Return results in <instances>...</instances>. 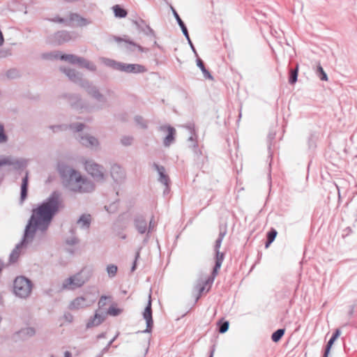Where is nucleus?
I'll return each instance as SVG.
<instances>
[{"mask_svg":"<svg viewBox=\"0 0 357 357\" xmlns=\"http://www.w3.org/2000/svg\"><path fill=\"white\" fill-rule=\"evenodd\" d=\"M340 335V329H336V331H335V333L333 334L332 335V338L336 340Z\"/></svg>","mask_w":357,"mask_h":357,"instance_id":"obj_56","label":"nucleus"},{"mask_svg":"<svg viewBox=\"0 0 357 357\" xmlns=\"http://www.w3.org/2000/svg\"><path fill=\"white\" fill-rule=\"evenodd\" d=\"M124 48L126 50L130 51V52H135L136 50H138L139 52H143L145 51V49L143 47H142L132 41H127V40L125 41Z\"/></svg>","mask_w":357,"mask_h":357,"instance_id":"obj_26","label":"nucleus"},{"mask_svg":"<svg viewBox=\"0 0 357 357\" xmlns=\"http://www.w3.org/2000/svg\"><path fill=\"white\" fill-rule=\"evenodd\" d=\"M121 312H122L121 309L116 308L114 306H111L107 310V314L111 316H114V317L118 316L119 314H120L121 313Z\"/></svg>","mask_w":357,"mask_h":357,"instance_id":"obj_41","label":"nucleus"},{"mask_svg":"<svg viewBox=\"0 0 357 357\" xmlns=\"http://www.w3.org/2000/svg\"><path fill=\"white\" fill-rule=\"evenodd\" d=\"M143 317L146 320V328L142 331V333H151L153 325V321L152 318V310H151V294L149 296V301L146 307L144 309V311L143 312Z\"/></svg>","mask_w":357,"mask_h":357,"instance_id":"obj_10","label":"nucleus"},{"mask_svg":"<svg viewBox=\"0 0 357 357\" xmlns=\"http://www.w3.org/2000/svg\"><path fill=\"white\" fill-rule=\"evenodd\" d=\"M172 10H173L174 15L179 26L181 27L183 35L185 36V37L186 38L187 40H189L188 31V29H187L184 22L182 21V20L179 17L178 14L176 13V11L174 8H172Z\"/></svg>","mask_w":357,"mask_h":357,"instance_id":"obj_28","label":"nucleus"},{"mask_svg":"<svg viewBox=\"0 0 357 357\" xmlns=\"http://www.w3.org/2000/svg\"><path fill=\"white\" fill-rule=\"evenodd\" d=\"M86 171L97 182H103L105 180L104 167L92 160H86L84 162Z\"/></svg>","mask_w":357,"mask_h":357,"instance_id":"obj_4","label":"nucleus"},{"mask_svg":"<svg viewBox=\"0 0 357 357\" xmlns=\"http://www.w3.org/2000/svg\"><path fill=\"white\" fill-rule=\"evenodd\" d=\"M155 227V223L154 222L153 217L149 222V226H147V238H149V234L153 231Z\"/></svg>","mask_w":357,"mask_h":357,"instance_id":"obj_47","label":"nucleus"},{"mask_svg":"<svg viewBox=\"0 0 357 357\" xmlns=\"http://www.w3.org/2000/svg\"><path fill=\"white\" fill-rule=\"evenodd\" d=\"M134 24L139 31L143 32L148 36L155 37L154 31L145 22L144 20L139 19L134 21Z\"/></svg>","mask_w":357,"mask_h":357,"instance_id":"obj_17","label":"nucleus"},{"mask_svg":"<svg viewBox=\"0 0 357 357\" xmlns=\"http://www.w3.org/2000/svg\"><path fill=\"white\" fill-rule=\"evenodd\" d=\"M188 130H190L191 135L189 137L188 140L193 143L192 146L196 147L197 146L195 142V125L193 123H188L185 126Z\"/></svg>","mask_w":357,"mask_h":357,"instance_id":"obj_31","label":"nucleus"},{"mask_svg":"<svg viewBox=\"0 0 357 357\" xmlns=\"http://www.w3.org/2000/svg\"><path fill=\"white\" fill-rule=\"evenodd\" d=\"M8 140V137L5 133L4 126L0 123V144L6 143Z\"/></svg>","mask_w":357,"mask_h":357,"instance_id":"obj_38","label":"nucleus"},{"mask_svg":"<svg viewBox=\"0 0 357 357\" xmlns=\"http://www.w3.org/2000/svg\"><path fill=\"white\" fill-rule=\"evenodd\" d=\"M273 242V241L267 239L266 244H265V247L268 248Z\"/></svg>","mask_w":357,"mask_h":357,"instance_id":"obj_61","label":"nucleus"},{"mask_svg":"<svg viewBox=\"0 0 357 357\" xmlns=\"http://www.w3.org/2000/svg\"><path fill=\"white\" fill-rule=\"evenodd\" d=\"M95 301V298H91L87 296H78L69 303L68 308L70 310H79L91 306Z\"/></svg>","mask_w":357,"mask_h":357,"instance_id":"obj_6","label":"nucleus"},{"mask_svg":"<svg viewBox=\"0 0 357 357\" xmlns=\"http://www.w3.org/2000/svg\"><path fill=\"white\" fill-rule=\"evenodd\" d=\"M52 22H57V23H63L66 26L68 23V18H62L60 17H55L51 20Z\"/></svg>","mask_w":357,"mask_h":357,"instance_id":"obj_49","label":"nucleus"},{"mask_svg":"<svg viewBox=\"0 0 357 357\" xmlns=\"http://www.w3.org/2000/svg\"><path fill=\"white\" fill-rule=\"evenodd\" d=\"M110 174L114 181L116 183L123 182L126 178L125 171L117 164H114L112 166Z\"/></svg>","mask_w":357,"mask_h":357,"instance_id":"obj_12","label":"nucleus"},{"mask_svg":"<svg viewBox=\"0 0 357 357\" xmlns=\"http://www.w3.org/2000/svg\"><path fill=\"white\" fill-rule=\"evenodd\" d=\"M119 71L126 72L127 73H142L146 71V68L137 63H120L119 68Z\"/></svg>","mask_w":357,"mask_h":357,"instance_id":"obj_11","label":"nucleus"},{"mask_svg":"<svg viewBox=\"0 0 357 357\" xmlns=\"http://www.w3.org/2000/svg\"><path fill=\"white\" fill-rule=\"evenodd\" d=\"M79 66L91 71H95L96 70V66L93 63L89 61L83 57L81 58Z\"/></svg>","mask_w":357,"mask_h":357,"instance_id":"obj_30","label":"nucleus"},{"mask_svg":"<svg viewBox=\"0 0 357 357\" xmlns=\"http://www.w3.org/2000/svg\"><path fill=\"white\" fill-rule=\"evenodd\" d=\"M298 65L296 66V68L295 69H291L290 70V77L289 79V82L291 84H294L296 82L297 78H298Z\"/></svg>","mask_w":357,"mask_h":357,"instance_id":"obj_35","label":"nucleus"},{"mask_svg":"<svg viewBox=\"0 0 357 357\" xmlns=\"http://www.w3.org/2000/svg\"><path fill=\"white\" fill-rule=\"evenodd\" d=\"M317 73H319V77H320L321 80H324V81L328 80L327 75L324 72L323 68L320 65H319L317 66Z\"/></svg>","mask_w":357,"mask_h":357,"instance_id":"obj_44","label":"nucleus"},{"mask_svg":"<svg viewBox=\"0 0 357 357\" xmlns=\"http://www.w3.org/2000/svg\"><path fill=\"white\" fill-rule=\"evenodd\" d=\"M212 278H208L207 280L204 282L203 284H199L197 285L196 288L199 291V295L205 290L206 286L208 284H212Z\"/></svg>","mask_w":357,"mask_h":357,"instance_id":"obj_40","label":"nucleus"},{"mask_svg":"<svg viewBox=\"0 0 357 357\" xmlns=\"http://www.w3.org/2000/svg\"><path fill=\"white\" fill-rule=\"evenodd\" d=\"M215 264L212 272V281L213 282L214 278L218 275L219 269L221 268L222 264L225 258V254L223 252H220V250H215Z\"/></svg>","mask_w":357,"mask_h":357,"instance_id":"obj_18","label":"nucleus"},{"mask_svg":"<svg viewBox=\"0 0 357 357\" xmlns=\"http://www.w3.org/2000/svg\"><path fill=\"white\" fill-rule=\"evenodd\" d=\"M80 144L88 148H95L98 146L99 142L98 139L89 135H81L77 137Z\"/></svg>","mask_w":357,"mask_h":357,"instance_id":"obj_14","label":"nucleus"},{"mask_svg":"<svg viewBox=\"0 0 357 357\" xmlns=\"http://www.w3.org/2000/svg\"><path fill=\"white\" fill-rule=\"evenodd\" d=\"M104 320H105L104 315L99 314V313H96L93 317H91L88 320V321L86 324V328H91L94 326H98L100 324H101L104 321Z\"/></svg>","mask_w":357,"mask_h":357,"instance_id":"obj_23","label":"nucleus"},{"mask_svg":"<svg viewBox=\"0 0 357 357\" xmlns=\"http://www.w3.org/2000/svg\"><path fill=\"white\" fill-rule=\"evenodd\" d=\"M118 271V268L116 265L110 264L107 266V272L109 278H114Z\"/></svg>","mask_w":357,"mask_h":357,"instance_id":"obj_37","label":"nucleus"},{"mask_svg":"<svg viewBox=\"0 0 357 357\" xmlns=\"http://www.w3.org/2000/svg\"><path fill=\"white\" fill-rule=\"evenodd\" d=\"M50 128L53 130V132H56L58 130L66 129L67 126L66 125H59V126H52Z\"/></svg>","mask_w":357,"mask_h":357,"instance_id":"obj_51","label":"nucleus"},{"mask_svg":"<svg viewBox=\"0 0 357 357\" xmlns=\"http://www.w3.org/2000/svg\"><path fill=\"white\" fill-rule=\"evenodd\" d=\"M84 127V125L82 123H76L70 124L69 126V128L71 130H73L76 132L82 131L83 130Z\"/></svg>","mask_w":357,"mask_h":357,"instance_id":"obj_43","label":"nucleus"},{"mask_svg":"<svg viewBox=\"0 0 357 357\" xmlns=\"http://www.w3.org/2000/svg\"><path fill=\"white\" fill-rule=\"evenodd\" d=\"M354 310H355V305H351L349 306V315L350 317L353 316L354 313Z\"/></svg>","mask_w":357,"mask_h":357,"instance_id":"obj_57","label":"nucleus"},{"mask_svg":"<svg viewBox=\"0 0 357 357\" xmlns=\"http://www.w3.org/2000/svg\"><path fill=\"white\" fill-rule=\"evenodd\" d=\"M93 270L91 267L85 266L77 274L83 283L84 284L87 282L93 275Z\"/></svg>","mask_w":357,"mask_h":357,"instance_id":"obj_21","label":"nucleus"},{"mask_svg":"<svg viewBox=\"0 0 357 357\" xmlns=\"http://www.w3.org/2000/svg\"><path fill=\"white\" fill-rule=\"evenodd\" d=\"M335 341V339L331 337V339L328 342L327 345L326 347V350H325V352H324V354L323 357H328V353H329V351L331 350V347H332V345H333V344L334 343Z\"/></svg>","mask_w":357,"mask_h":357,"instance_id":"obj_46","label":"nucleus"},{"mask_svg":"<svg viewBox=\"0 0 357 357\" xmlns=\"http://www.w3.org/2000/svg\"><path fill=\"white\" fill-rule=\"evenodd\" d=\"M59 172L63 185L70 192L79 194L91 192L95 189L93 181L82 176L79 172L68 165H61Z\"/></svg>","mask_w":357,"mask_h":357,"instance_id":"obj_2","label":"nucleus"},{"mask_svg":"<svg viewBox=\"0 0 357 357\" xmlns=\"http://www.w3.org/2000/svg\"><path fill=\"white\" fill-rule=\"evenodd\" d=\"M133 142V137L132 136H123L121 139V143L123 146H130Z\"/></svg>","mask_w":357,"mask_h":357,"instance_id":"obj_39","label":"nucleus"},{"mask_svg":"<svg viewBox=\"0 0 357 357\" xmlns=\"http://www.w3.org/2000/svg\"><path fill=\"white\" fill-rule=\"evenodd\" d=\"M160 130L162 132H168L167 135L164 139L163 144L165 146H169L174 141L176 130L173 127L169 126H160Z\"/></svg>","mask_w":357,"mask_h":357,"instance_id":"obj_16","label":"nucleus"},{"mask_svg":"<svg viewBox=\"0 0 357 357\" xmlns=\"http://www.w3.org/2000/svg\"><path fill=\"white\" fill-rule=\"evenodd\" d=\"M68 26H85L91 23L89 19L84 18L77 13H70L68 17Z\"/></svg>","mask_w":357,"mask_h":357,"instance_id":"obj_8","label":"nucleus"},{"mask_svg":"<svg viewBox=\"0 0 357 357\" xmlns=\"http://www.w3.org/2000/svg\"><path fill=\"white\" fill-rule=\"evenodd\" d=\"M105 337V333H102L99 335H97V339H100V338H104Z\"/></svg>","mask_w":357,"mask_h":357,"instance_id":"obj_62","label":"nucleus"},{"mask_svg":"<svg viewBox=\"0 0 357 357\" xmlns=\"http://www.w3.org/2000/svg\"><path fill=\"white\" fill-rule=\"evenodd\" d=\"M4 267L3 263L0 260V273L1 272L2 269Z\"/></svg>","mask_w":357,"mask_h":357,"instance_id":"obj_64","label":"nucleus"},{"mask_svg":"<svg viewBox=\"0 0 357 357\" xmlns=\"http://www.w3.org/2000/svg\"><path fill=\"white\" fill-rule=\"evenodd\" d=\"M153 167L159 174L158 181L164 184L167 188H168L169 178L167 174H165V169L163 166L158 165L156 163H153Z\"/></svg>","mask_w":357,"mask_h":357,"instance_id":"obj_20","label":"nucleus"},{"mask_svg":"<svg viewBox=\"0 0 357 357\" xmlns=\"http://www.w3.org/2000/svg\"><path fill=\"white\" fill-rule=\"evenodd\" d=\"M135 121L136 123L142 128H146L147 125L145 120L140 116H136L135 117Z\"/></svg>","mask_w":357,"mask_h":357,"instance_id":"obj_42","label":"nucleus"},{"mask_svg":"<svg viewBox=\"0 0 357 357\" xmlns=\"http://www.w3.org/2000/svg\"><path fill=\"white\" fill-rule=\"evenodd\" d=\"M134 225L140 234H147V222L143 216H137L134 219Z\"/></svg>","mask_w":357,"mask_h":357,"instance_id":"obj_19","label":"nucleus"},{"mask_svg":"<svg viewBox=\"0 0 357 357\" xmlns=\"http://www.w3.org/2000/svg\"><path fill=\"white\" fill-rule=\"evenodd\" d=\"M28 178V172H26L25 176L22 178L21 185L20 201L22 203L25 200L27 196Z\"/></svg>","mask_w":357,"mask_h":357,"instance_id":"obj_25","label":"nucleus"},{"mask_svg":"<svg viewBox=\"0 0 357 357\" xmlns=\"http://www.w3.org/2000/svg\"><path fill=\"white\" fill-rule=\"evenodd\" d=\"M109 348L110 347L106 345L96 357H102L105 354L109 351Z\"/></svg>","mask_w":357,"mask_h":357,"instance_id":"obj_52","label":"nucleus"},{"mask_svg":"<svg viewBox=\"0 0 357 357\" xmlns=\"http://www.w3.org/2000/svg\"><path fill=\"white\" fill-rule=\"evenodd\" d=\"M82 88L85 89L87 93L96 100L98 103V108H102L107 104L106 97L100 93L97 86L89 82H82Z\"/></svg>","mask_w":357,"mask_h":357,"instance_id":"obj_5","label":"nucleus"},{"mask_svg":"<svg viewBox=\"0 0 357 357\" xmlns=\"http://www.w3.org/2000/svg\"><path fill=\"white\" fill-rule=\"evenodd\" d=\"M62 206V193L55 190L36 208L33 209L22 241L16 245L10 255V262L17 261L22 250L33 241L37 231L43 234L47 230L54 215Z\"/></svg>","mask_w":357,"mask_h":357,"instance_id":"obj_1","label":"nucleus"},{"mask_svg":"<svg viewBox=\"0 0 357 357\" xmlns=\"http://www.w3.org/2000/svg\"><path fill=\"white\" fill-rule=\"evenodd\" d=\"M76 36L74 33H70L67 31H58L54 34L55 40L59 43L61 44L74 40L76 38Z\"/></svg>","mask_w":357,"mask_h":357,"instance_id":"obj_15","label":"nucleus"},{"mask_svg":"<svg viewBox=\"0 0 357 357\" xmlns=\"http://www.w3.org/2000/svg\"><path fill=\"white\" fill-rule=\"evenodd\" d=\"M226 234V231H220L218 236V238L215 241V246H214V250H220V248L221 246L222 240Z\"/></svg>","mask_w":357,"mask_h":357,"instance_id":"obj_36","label":"nucleus"},{"mask_svg":"<svg viewBox=\"0 0 357 357\" xmlns=\"http://www.w3.org/2000/svg\"><path fill=\"white\" fill-rule=\"evenodd\" d=\"M188 41L189 45H190V47H191V48H192V51H193V52H194V53L197 56V54L196 50H195V47H194V45H193V44H192V43L191 42V40H190V38H189V40H188Z\"/></svg>","mask_w":357,"mask_h":357,"instance_id":"obj_58","label":"nucleus"},{"mask_svg":"<svg viewBox=\"0 0 357 357\" xmlns=\"http://www.w3.org/2000/svg\"><path fill=\"white\" fill-rule=\"evenodd\" d=\"M116 337H117V335H116L111 340H109V342L107 344V345H108L109 347H111L112 343L115 341Z\"/></svg>","mask_w":357,"mask_h":357,"instance_id":"obj_60","label":"nucleus"},{"mask_svg":"<svg viewBox=\"0 0 357 357\" xmlns=\"http://www.w3.org/2000/svg\"><path fill=\"white\" fill-rule=\"evenodd\" d=\"M229 321H225L221 323L219 326V330H218L219 332L220 333H226L229 329Z\"/></svg>","mask_w":357,"mask_h":357,"instance_id":"obj_45","label":"nucleus"},{"mask_svg":"<svg viewBox=\"0 0 357 357\" xmlns=\"http://www.w3.org/2000/svg\"><path fill=\"white\" fill-rule=\"evenodd\" d=\"M91 223V216L90 214H82L77 221V224L80 228L88 229Z\"/></svg>","mask_w":357,"mask_h":357,"instance_id":"obj_24","label":"nucleus"},{"mask_svg":"<svg viewBox=\"0 0 357 357\" xmlns=\"http://www.w3.org/2000/svg\"><path fill=\"white\" fill-rule=\"evenodd\" d=\"M110 297L106 296H102L98 301V306L99 307H102L105 305H106V301L107 299H109Z\"/></svg>","mask_w":357,"mask_h":357,"instance_id":"obj_50","label":"nucleus"},{"mask_svg":"<svg viewBox=\"0 0 357 357\" xmlns=\"http://www.w3.org/2000/svg\"><path fill=\"white\" fill-rule=\"evenodd\" d=\"M63 317H64L65 320L69 323L73 322V321L74 319L73 314H71L69 312L65 313Z\"/></svg>","mask_w":357,"mask_h":357,"instance_id":"obj_53","label":"nucleus"},{"mask_svg":"<svg viewBox=\"0 0 357 357\" xmlns=\"http://www.w3.org/2000/svg\"><path fill=\"white\" fill-rule=\"evenodd\" d=\"M102 61L106 66H109L115 70H119L121 62L106 58H102Z\"/></svg>","mask_w":357,"mask_h":357,"instance_id":"obj_32","label":"nucleus"},{"mask_svg":"<svg viewBox=\"0 0 357 357\" xmlns=\"http://www.w3.org/2000/svg\"><path fill=\"white\" fill-rule=\"evenodd\" d=\"M197 65L202 70L204 78L211 79V80L213 79V76L211 75L210 72L206 69L204 62L201 59H199V58L197 59Z\"/></svg>","mask_w":357,"mask_h":357,"instance_id":"obj_29","label":"nucleus"},{"mask_svg":"<svg viewBox=\"0 0 357 357\" xmlns=\"http://www.w3.org/2000/svg\"><path fill=\"white\" fill-rule=\"evenodd\" d=\"M277 231L274 229H272L271 231H269L267 234V239L271 241H274L276 236H277Z\"/></svg>","mask_w":357,"mask_h":357,"instance_id":"obj_48","label":"nucleus"},{"mask_svg":"<svg viewBox=\"0 0 357 357\" xmlns=\"http://www.w3.org/2000/svg\"><path fill=\"white\" fill-rule=\"evenodd\" d=\"M139 257V251H137L135 255V259L134 261L133 265L131 268V271L133 272L136 268V262L138 258Z\"/></svg>","mask_w":357,"mask_h":357,"instance_id":"obj_55","label":"nucleus"},{"mask_svg":"<svg viewBox=\"0 0 357 357\" xmlns=\"http://www.w3.org/2000/svg\"><path fill=\"white\" fill-rule=\"evenodd\" d=\"M59 58L60 59L68 61L72 64L79 65L82 57L74 54H61Z\"/></svg>","mask_w":357,"mask_h":357,"instance_id":"obj_27","label":"nucleus"},{"mask_svg":"<svg viewBox=\"0 0 357 357\" xmlns=\"http://www.w3.org/2000/svg\"><path fill=\"white\" fill-rule=\"evenodd\" d=\"M113 10L116 17H125L127 15L126 10L121 8L119 5L114 6Z\"/></svg>","mask_w":357,"mask_h":357,"instance_id":"obj_33","label":"nucleus"},{"mask_svg":"<svg viewBox=\"0 0 357 357\" xmlns=\"http://www.w3.org/2000/svg\"><path fill=\"white\" fill-rule=\"evenodd\" d=\"M78 243V239L76 237H73L70 239L66 241V243L70 245H75Z\"/></svg>","mask_w":357,"mask_h":357,"instance_id":"obj_54","label":"nucleus"},{"mask_svg":"<svg viewBox=\"0 0 357 357\" xmlns=\"http://www.w3.org/2000/svg\"><path fill=\"white\" fill-rule=\"evenodd\" d=\"M60 70L65 73L72 82L78 84L81 87L82 82H88L82 79V75L73 69L61 68Z\"/></svg>","mask_w":357,"mask_h":357,"instance_id":"obj_13","label":"nucleus"},{"mask_svg":"<svg viewBox=\"0 0 357 357\" xmlns=\"http://www.w3.org/2000/svg\"><path fill=\"white\" fill-rule=\"evenodd\" d=\"M4 43V38L2 34V32L0 31V46H1Z\"/></svg>","mask_w":357,"mask_h":357,"instance_id":"obj_59","label":"nucleus"},{"mask_svg":"<svg viewBox=\"0 0 357 357\" xmlns=\"http://www.w3.org/2000/svg\"><path fill=\"white\" fill-rule=\"evenodd\" d=\"M284 332H285V330L284 328H280V329L277 330L271 335L272 340L275 342H278L282 338V337L284 335Z\"/></svg>","mask_w":357,"mask_h":357,"instance_id":"obj_34","label":"nucleus"},{"mask_svg":"<svg viewBox=\"0 0 357 357\" xmlns=\"http://www.w3.org/2000/svg\"><path fill=\"white\" fill-rule=\"evenodd\" d=\"M13 290L17 296L25 298L31 292V282L24 276L17 277L14 281Z\"/></svg>","mask_w":357,"mask_h":357,"instance_id":"obj_3","label":"nucleus"},{"mask_svg":"<svg viewBox=\"0 0 357 357\" xmlns=\"http://www.w3.org/2000/svg\"><path fill=\"white\" fill-rule=\"evenodd\" d=\"M26 165L27 160L23 158L0 156V167L3 165H12L15 169H19L26 167Z\"/></svg>","mask_w":357,"mask_h":357,"instance_id":"obj_7","label":"nucleus"},{"mask_svg":"<svg viewBox=\"0 0 357 357\" xmlns=\"http://www.w3.org/2000/svg\"><path fill=\"white\" fill-rule=\"evenodd\" d=\"M71 356H72V354L70 351H65L64 357H71Z\"/></svg>","mask_w":357,"mask_h":357,"instance_id":"obj_63","label":"nucleus"},{"mask_svg":"<svg viewBox=\"0 0 357 357\" xmlns=\"http://www.w3.org/2000/svg\"><path fill=\"white\" fill-rule=\"evenodd\" d=\"M36 333V330L33 327H26L22 328L18 332L16 333L15 335L21 339V340H26L32 336H33Z\"/></svg>","mask_w":357,"mask_h":357,"instance_id":"obj_22","label":"nucleus"},{"mask_svg":"<svg viewBox=\"0 0 357 357\" xmlns=\"http://www.w3.org/2000/svg\"><path fill=\"white\" fill-rule=\"evenodd\" d=\"M84 284L79 278L77 274L71 275L65 279L62 283V289L68 290H75L82 287Z\"/></svg>","mask_w":357,"mask_h":357,"instance_id":"obj_9","label":"nucleus"}]
</instances>
